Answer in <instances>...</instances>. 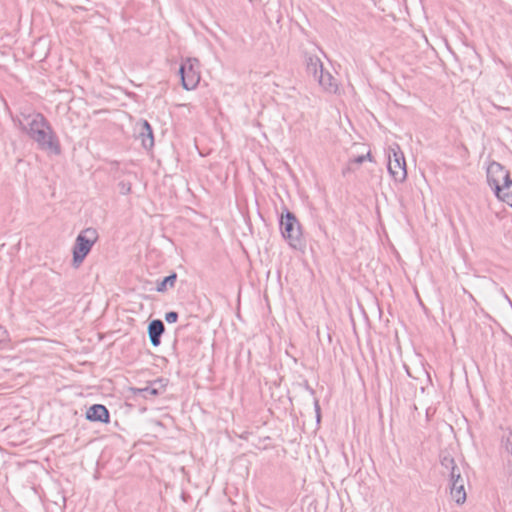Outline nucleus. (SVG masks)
<instances>
[{
    "label": "nucleus",
    "mask_w": 512,
    "mask_h": 512,
    "mask_svg": "<svg viewBox=\"0 0 512 512\" xmlns=\"http://www.w3.org/2000/svg\"><path fill=\"white\" fill-rule=\"evenodd\" d=\"M27 124L21 129L26 132L39 149L53 155L61 154V144L51 124L42 113H33L24 117Z\"/></svg>",
    "instance_id": "1"
},
{
    "label": "nucleus",
    "mask_w": 512,
    "mask_h": 512,
    "mask_svg": "<svg viewBox=\"0 0 512 512\" xmlns=\"http://www.w3.org/2000/svg\"><path fill=\"white\" fill-rule=\"evenodd\" d=\"M440 465L449 479L450 496L457 505L465 503L467 494L465 485L468 479L463 476V466L458 465L448 452L440 453Z\"/></svg>",
    "instance_id": "2"
},
{
    "label": "nucleus",
    "mask_w": 512,
    "mask_h": 512,
    "mask_svg": "<svg viewBox=\"0 0 512 512\" xmlns=\"http://www.w3.org/2000/svg\"><path fill=\"white\" fill-rule=\"evenodd\" d=\"M279 224L281 235L289 246L295 250H303L305 240L302 236L301 225L294 213L286 209L285 213L281 215Z\"/></svg>",
    "instance_id": "3"
},
{
    "label": "nucleus",
    "mask_w": 512,
    "mask_h": 512,
    "mask_svg": "<svg viewBox=\"0 0 512 512\" xmlns=\"http://www.w3.org/2000/svg\"><path fill=\"white\" fill-rule=\"evenodd\" d=\"M97 240L98 232L92 227L82 230L77 235L72 248L73 266L78 267L84 261Z\"/></svg>",
    "instance_id": "4"
},
{
    "label": "nucleus",
    "mask_w": 512,
    "mask_h": 512,
    "mask_svg": "<svg viewBox=\"0 0 512 512\" xmlns=\"http://www.w3.org/2000/svg\"><path fill=\"white\" fill-rule=\"evenodd\" d=\"M387 169L395 182L402 183L407 178L406 161L399 145L389 147Z\"/></svg>",
    "instance_id": "5"
},
{
    "label": "nucleus",
    "mask_w": 512,
    "mask_h": 512,
    "mask_svg": "<svg viewBox=\"0 0 512 512\" xmlns=\"http://www.w3.org/2000/svg\"><path fill=\"white\" fill-rule=\"evenodd\" d=\"M199 61L196 58H187L179 68L181 84L185 90H193L200 82Z\"/></svg>",
    "instance_id": "6"
},
{
    "label": "nucleus",
    "mask_w": 512,
    "mask_h": 512,
    "mask_svg": "<svg viewBox=\"0 0 512 512\" xmlns=\"http://www.w3.org/2000/svg\"><path fill=\"white\" fill-rule=\"evenodd\" d=\"M487 183L494 191L509 177V171L498 162L492 161L487 167Z\"/></svg>",
    "instance_id": "7"
},
{
    "label": "nucleus",
    "mask_w": 512,
    "mask_h": 512,
    "mask_svg": "<svg viewBox=\"0 0 512 512\" xmlns=\"http://www.w3.org/2000/svg\"><path fill=\"white\" fill-rule=\"evenodd\" d=\"M499 449L501 454H506L511 457L507 460L505 465L508 475H512V429L506 428L501 437L499 443Z\"/></svg>",
    "instance_id": "8"
},
{
    "label": "nucleus",
    "mask_w": 512,
    "mask_h": 512,
    "mask_svg": "<svg viewBox=\"0 0 512 512\" xmlns=\"http://www.w3.org/2000/svg\"><path fill=\"white\" fill-rule=\"evenodd\" d=\"M86 419L91 422L109 423V410L102 404H93L86 411Z\"/></svg>",
    "instance_id": "9"
},
{
    "label": "nucleus",
    "mask_w": 512,
    "mask_h": 512,
    "mask_svg": "<svg viewBox=\"0 0 512 512\" xmlns=\"http://www.w3.org/2000/svg\"><path fill=\"white\" fill-rule=\"evenodd\" d=\"M149 340L153 347H158L161 344V337L165 332V325L162 320L154 319L149 322L147 328Z\"/></svg>",
    "instance_id": "10"
},
{
    "label": "nucleus",
    "mask_w": 512,
    "mask_h": 512,
    "mask_svg": "<svg viewBox=\"0 0 512 512\" xmlns=\"http://www.w3.org/2000/svg\"><path fill=\"white\" fill-rule=\"evenodd\" d=\"M138 138L141 140L145 149H151L154 146V135L150 123L147 120H141L138 124Z\"/></svg>",
    "instance_id": "11"
},
{
    "label": "nucleus",
    "mask_w": 512,
    "mask_h": 512,
    "mask_svg": "<svg viewBox=\"0 0 512 512\" xmlns=\"http://www.w3.org/2000/svg\"><path fill=\"white\" fill-rule=\"evenodd\" d=\"M304 59L307 73L316 79L317 76L321 73V70H324L323 63L318 56L309 53L305 54Z\"/></svg>",
    "instance_id": "12"
},
{
    "label": "nucleus",
    "mask_w": 512,
    "mask_h": 512,
    "mask_svg": "<svg viewBox=\"0 0 512 512\" xmlns=\"http://www.w3.org/2000/svg\"><path fill=\"white\" fill-rule=\"evenodd\" d=\"M319 85L329 93H335L338 89L335 78L327 71L321 70V73L315 79Z\"/></svg>",
    "instance_id": "13"
},
{
    "label": "nucleus",
    "mask_w": 512,
    "mask_h": 512,
    "mask_svg": "<svg viewBox=\"0 0 512 512\" xmlns=\"http://www.w3.org/2000/svg\"><path fill=\"white\" fill-rule=\"evenodd\" d=\"M496 197L512 207V180L508 177L495 192Z\"/></svg>",
    "instance_id": "14"
},
{
    "label": "nucleus",
    "mask_w": 512,
    "mask_h": 512,
    "mask_svg": "<svg viewBox=\"0 0 512 512\" xmlns=\"http://www.w3.org/2000/svg\"><path fill=\"white\" fill-rule=\"evenodd\" d=\"M131 391L135 396H141L145 399H150L160 395V391L158 389L152 388L150 383L143 388H131Z\"/></svg>",
    "instance_id": "15"
},
{
    "label": "nucleus",
    "mask_w": 512,
    "mask_h": 512,
    "mask_svg": "<svg viewBox=\"0 0 512 512\" xmlns=\"http://www.w3.org/2000/svg\"><path fill=\"white\" fill-rule=\"evenodd\" d=\"M177 280V274L175 272L164 277L161 281L157 282L156 291L165 292L168 287L172 288Z\"/></svg>",
    "instance_id": "16"
},
{
    "label": "nucleus",
    "mask_w": 512,
    "mask_h": 512,
    "mask_svg": "<svg viewBox=\"0 0 512 512\" xmlns=\"http://www.w3.org/2000/svg\"><path fill=\"white\" fill-rule=\"evenodd\" d=\"M8 341H9V333L5 327L0 325V349L5 348Z\"/></svg>",
    "instance_id": "17"
},
{
    "label": "nucleus",
    "mask_w": 512,
    "mask_h": 512,
    "mask_svg": "<svg viewBox=\"0 0 512 512\" xmlns=\"http://www.w3.org/2000/svg\"><path fill=\"white\" fill-rule=\"evenodd\" d=\"M150 385L152 386V388L158 389L160 391V394H162L166 388V383L163 378H158L154 381H151Z\"/></svg>",
    "instance_id": "18"
},
{
    "label": "nucleus",
    "mask_w": 512,
    "mask_h": 512,
    "mask_svg": "<svg viewBox=\"0 0 512 512\" xmlns=\"http://www.w3.org/2000/svg\"><path fill=\"white\" fill-rule=\"evenodd\" d=\"M367 159L371 161V153L370 152H368L366 155H359L357 157H354L353 159L350 160V163L362 164Z\"/></svg>",
    "instance_id": "19"
},
{
    "label": "nucleus",
    "mask_w": 512,
    "mask_h": 512,
    "mask_svg": "<svg viewBox=\"0 0 512 512\" xmlns=\"http://www.w3.org/2000/svg\"><path fill=\"white\" fill-rule=\"evenodd\" d=\"M178 317L179 315L176 311H169L165 314V320L169 324L177 322Z\"/></svg>",
    "instance_id": "20"
},
{
    "label": "nucleus",
    "mask_w": 512,
    "mask_h": 512,
    "mask_svg": "<svg viewBox=\"0 0 512 512\" xmlns=\"http://www.w3.org/2000/svg\"><path fill=\"white\" fill-rule=\"evenodd\" d=\"M119 188H120V193L126 195V194L130 193V191H131V183L121 181L119 183Z\"/></svg>",
    "instance_id": "21"
},
{
    "label": "nucleus",
    "mask_w": 512,
    "mask_h": 512,
    "mask_svg": "<svg viewBox=\"0 0 512 512\" xmlns=\"http://www.w3.org/2000/svg\"><path fill=\"white\" fill-rule=\"evenodd\" d=\"M313 404H314V410H315V414H316V421H317V423H319L321 420V408H320L319 400L315 398Z\"/></svg>",
    "instance_id": "22"
},
{
    "label": "nucleus",
    "mask_w": 512,
    "mask_h": 512,
    "mask_svg": "<svg viewBox=\"0 0 512 512\" xmlns=\"http://www.w3.org/2000/svg\"><path fill=\"white\" fill-rule=\"evenodd\" d=\"M306 390L311 394V395H314L315 394V390L310 387L308 384H306Z\"/></svg>",
    "instance_id": "23"
}]
</instances>
